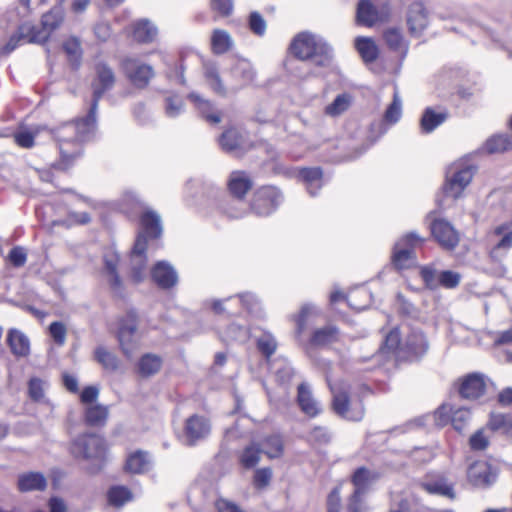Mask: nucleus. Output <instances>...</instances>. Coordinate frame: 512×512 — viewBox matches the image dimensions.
Wrapping results in <instances>:
<instances>
[{"mask_svg":"<svg viewBox=\"0 0 512 512\" xmlns=\"http://www.w3.org/2000/svg\"><path fill=\"white\" fill-rule=\"evenodd\" d=\"M95 123L96 114H92L90 110L86 119L64 123L52 130V134L58 142L63 161H69L80 154L79 143L90 137L94 131Z\"/></svg>","mask_w":512,"mask_h":512,"instance_id":"nucleus-1","label":"nucleus"},{"mask_svg":"<svg viewBox=\"0 0 512 512\" xmlns=\"http://www.w3.org/2000/svg\"><path fill=\"white\" fill-rule=\"evenodd\" d=\"M327 382L333 395V411L351 421H360L365 414V409L361 401L352 403L349 398V385L344 382L331 383L327 377Z\"/></svg>","mask_w":512,"mask_h":512,"instance_id":"nucleus-2","label":"nucleus"},{"mask_svg":"<svg viewBox=\"0 0 512 512\" xmlns=\"http://www.w3.org/2000/svg\"><path fill=\"white\" fill-rule=\"evenodd\" d=\"M475 170L476 168L467 160L453 162L446 171L445 195L453 199L459 198L472 181Z\"/></svg>","mask_w":512,"mask_h":512,"instance_id":"nucleus-3","label":"nucleus"},{"mask_svg":"<svg viewBox=\"0 0 512 512\" xmlns=\"http://www.w3.org/2000/svg\"><path fill=\"white\" fill-rule=\"evenodd\" d=\"M70 452L77 459L100 463L106 453L105 440L97 434L79 435L71 442Z\"/></svg>","mask_w":512,"mask_h":512,"instance_id":"nucleus-4","label":"nucleus"},{"mask_svg":"<svg viewBox=\"0 0 512 512\" xmlns=\"http://www.w3.org/2000/svg\"><path fill=\"white\" fill-rule=\"evenodd\" d=\"M117 338L122 353L127 358H132L140 345L138 320L135 312H128L120 319Z\"/></svg>","mask_w":512,"mask_h":512,"instance_id":"nucleus-5","label":"nucleus"},{"mask_svg":"<svg viewBox=\"0 0 512 512\" xmlns=\"http://www.w3.org/2000/svg\"><path fill=\"white\" fill-rule=\"evenodd\" d=\"M424 241L416 232L403 236L394 246L392 261L397 269H407L416 262L413 248Z\"/></svg>","mask_w":512,"mask_h":512,"instance_id":"nucleus-6","label":"nucleus"},{"mask_svg":"<svg viewBox=\"0 0 512 512\" xmlns=\"http://www.w3.org/2000/svg\"><path fill=\"white\" fill-rule=\"evenodd\" d=\"M379 477V473L365 467L356 469L352 476V483L355 489L348 506L350 512H361L362 497L369 491Z\"/></svg>","mask_w":512,"mask_h":512,"instance_id":"nucleus-7","label":"nucleus"},{"mask_svg":"<svg viewBox=\"0 0 512 512\" xmlns=\"http://www.w3.org/2000/svg\"><path fill=\"white\" fill-rule=\"evenodd\" d=\"M95 78L92 82L93 101L91 105L92 114H96L98 102L105 92L112 89L116 78L113 69L105 62H99L95 66Z\"/></svg>","mask_w":512,"mask_h":512,"instance_id":"nucleus-8","label":"nucleus"},{"mask_svg":"<svg viewBox=\"0 0 512 512\" xmlns=\"http://www.w3.org/2000/svg\"><path fill=\"white\" fill-rule=\"evenodd\" d=\"M282 195L275 187L259 189L253 198L252 209L260 216L271 214L281 203Z\"/></svg>","mask_w":512,"mask_h":512,"instance_id":"nucleus-9","label":"nucleus"},{"mask_svg":"<svg viewBox=\"0 0 512 512\" xmlns=\"http://www.w3.org/2000/svg\"><path fill=\"white\" fill-rule=\"evenodd\" d=\"M122 68L128 79L138 88L146 87L154 77L153 68L135 58L124 59Z\"/></svg>","mask_w":512,"mask_h":512,"instance_id":"nucleus-10","label":"nucleus"},{"mask_svg":"<svg viewBox=\"0 0 512 512\" xmlns=\"http://www.w3.org/2000/svg\"><path fill=\"white\" fill-rule=\"evenodd\" d=\"M430 230L433 238L445 250H453L459 243V233L444 219L433 220Z\"/></svg>","mask_w":512,"mask_h":512,"instance_id":"nucleus-11","label":"nucleus"},{"mask_svg":"<svg viewBox=\"0 0 512 512\" xmlns=\"http://www.w3.org/2000/svg\"><path fill=\"white\" fill-rule=\"evenodd\" d=\"M146 249V236L139 234L130 254L131 277L136 283L143 281L146 276Z\"/></svg>","mask_w":512,"mask_h":512,"instance_id":"nucleus-12","label":"nucleus"},{"mask_svg":"<svg viewBox=\"0 0 512 512\" xmlns=\"http://www.w3.org/2000/svg\"><path fill=\"white\" fill-rule=\"evenodd\" d=\"M420 487L429 494L447 497L451 500L456 498L454 484L441 473L427 474L420 481Z\"/></svg>","mask_w":512,"mask_h":512,"instance_id":"nucleus-13","label":"nucleus"},{"mask_svg":"<svg viewBox=\"0 0 512 512\" xmlns=\"http://www.w3.org/2000/svg\"><path fill=\"white\" fill-rule=\"evenodd\" d=\"M323 41L315 35L302 32L299 33L290 45L291 53L300 60H308L317 50Z\"/></svg>","mask_w":512,"mask_h":512,"instance_id":"nucleus-14","label":"nucleus"},{"mask_svg":"<svg viewBox=\"0 0 512 512\" xmlns=\"http://www.w3.org/2000/svg\"><path fill=\"white\" fill-rule=\"evenodd\" d=\"M62 22L63 14L59 9L49 11L42 16L40 27L33 24L31 40H36L37 43L45 42L50 34L60 27Z\"/></svg>","mask_w":512,"mask_h":512,"instance_id":"nucleus-15","label":"nucleus"},{"mask_svg":"<svg viewBox=\"0 0 512 512\" xmlns=\"http://www.w3.org/2000/svg\"><path fill=\"white\" fill-rule=\"evenodd\" d=\"M210 433V423L200 415H192L186 420L184 428V441L187 445H194L197 441L206 438Z\"/></svg>","mask_w":512,"mask_h":512,"instance_id":"nucleus-16","label":"nucleus"},{"mask_svg":"<svg viewBox=\"0 0 512 512\" xmlns=\"http://www.w3.org/2000/svg\"><path fill=\"white\" fill-rule=\"evenodd\" d=\"M388 14L387 5H383L379 10L370 0H361L357 8V21L362 25L371 27L377 22L385 21Z\"/></svg>","mask_w":512,"mask_h":512,"instance_id":"nucleus-17","label":"nucleus"},{"mask_svg":"<svg viewBox=\"0 0 512 512\" xmlns=\"http://www.w3.org/2000/svg\"><path fill=\"white\" fill-rule=\"evenodd\" d=\"M467 476L469 482L477 487H487L496 480V473L491 465L485 461H476L471 464Z\"/></svg>","mask_w":512,"mask_h":512,"instance_id":"nucleus-18","label":"nucleus"},{"mask_svg":"<svg viewBox=\"0 0 512 512\" xmlns=\"http://www.w3.org/2000/svg\"><path fill=\"white\" fill-rule=\"evenodd\" d=\"M485 391L486 381L483 374L471 373L461 380L459 394L465 399H478L484 395Z\"/></svg>","mask_w":512,"mask_h":512,"instance_id":"nucleus-19","label":"nucleus"},{"mask_svg":"<svg viewBox=\"0 0 512 512\" xmlns=\"http://www.w3.org/2000/svg\"><path fill=\"white\" fill-rule=\"evenodd\" d=\"M221 148L229 153L240 154L250 147L243 132L236 128H229L219 138Z\"/></svg>","mask_w":512,"mask_h":512,"instance_id":"nucleus-20","label":"nucleus"},{"mask_svg":"<svg viewBox=\"0 0 512 512\" xmlns=\"http://www.w3.org/2000/svg\"><path fill=\"white\" fill-rule=\"evenodd\" d=\"M154 282L162 289H169L178 282V274L171 264L166 261L157 262L151 270Z\"/></svg>","mask_w":512,"mask_h":512,"instance_id":"nucleus-21","label":"nucleus"},{"mask_svg":"<svg viewBox=\"0 0 512 512\" xmlns=\"http://www.w3.org/2000/svg\"><path fill=\"white\" fill-rule=\"evenodd\" d=\"M428 349V343L425 336L420 331H412L405 338L403 343V359H412L422 356Z\"/></svg>","mask_w":512,"mask_h":512,"instance_id":"nucleus-22","label":"nucleus"},{"mask_svg":"<svg viewBox=\"0 0 512 512\" xmlns=\"http://www.w3.org/2000/svg\"><path fill=\"white\" fill-rule=\"evenodd\" d=\"M297 390V403L301 411L311 418L318 416L322 412V408L314 398L309 386L306 383H301Z\"/></svg>","mask_w":512,"mask_h":512,"instance_id":"nucleus-23","label":"nucleus"},{"mask_svg":"<svg viewBox=\"0 0 512 512\" xmlns=\"http://www.w3.org/2000/svg\"><path fill=\"white\" fill-rule=\"evenodd\" d=\"M33 36V24L26 22L21 24L17 31L11 35L8 42L1 48V55H8L13 52L19 45L25 43H37L36 40H31Z\"/></svg>","mask_w":512,"mask_h":512,"instance_id":"nucleus-24","label":"nucleus"},{"mask_svg":"<svg viewBox=\"0 0 512 512\" xmlns=\"http://www.w3.org/2000/svg\"><path fill=\"white\" fill-rule=\"evenodd\" d=\"M231 76L234 80L231 89L237 91L253 82L255 72L248 61L238 60L231 69Z\"/></svg>","mask_w":512,"mask_h":512,"instance_id":"nucleus-25","label":"nucleus"},{"mask_svg":"<svg viewBox=\"0 0 512 512\" xmlns=\"http://www.w3.org/2000/svg\"><path fill=\"white\" fill-rule=\"evenodd\" d=\"M407 24L414 35H419L428 25V16L422 3L416 2L410 5Z\"/></svg>","mask_w":512,"mask_h":512,"instance_id":"nucleus-26","label":"nucleus"},{"mask_svg":"<svg viewBox=\"0 0 512 512\" xmlns=\"http://www.w3.org/2000/svg\"><path fill=\"white\" fill-rule=\"evenodd\" d=\"M118 262V254L114 252H108L104 255L105 272L107 274L110 287L116 294H121L123 284L117 272Z\"/></svg>","mask_w":512,"mask_h":512,"instance_id":"nucleus-27","label":"nucleus"},{"mask_svg":"<svg viewBox=\"0 0 512 512\" xmlns=\"http://www.w3.org/2000/svg\"><path fill=\"white\" fill-rule=\"evenodd\" d=\"M7 343L11 352L17 357H25L30 352L28 337L18 329H10L8 331Z\"/></svg>","mask_w":512,"mask_h":512,"instance_id":"nucleus-28","label":"nucleus"},{"mask_svg":"<svg viewBox=\"0 0 512 512\" xmlns=\"http://www.w3.org/2000/svg\"><path fill=\"white\" fill-rule=\"evenodd\" d=\"M188 99L195 104L198 111L207 122L210 124H218L221 122V114L214 111L213 104L209 100L202 98L197 93H190Z\"/></svg>","mask_w":512,"mask_h":512,"instance_id":"nucleus-29","label":"nucleus"},{"mask_svg":"<svg viewBox=\"0 0 512 512\" xmlns=\"http://www.w3.org/2000/svg\"><path fill=\"white\" fill-rule=\"evenodd\" d=\"M339 339V329L335 325H327L313 332L310 343L314 346H326L339 341Z\"/></svg>","mask_w":512,"mask_h":512,"instance_id":"nucleus-30","label":"nucleus"},{"mask_svg":"<svg viewBox=\"0 0 512 512\" xmlns=\"http://www.w3.org/2000/svg\"><path fill=\"white\" fill-rule=\"evenodd\" d=\"M299 177L306 185V188L311 196H315L317 190L323 184V172L319 167L302 168L299 171Z\"/></svg>","mask_w":512,"mask_h":512,"instance_id":"nucleus-31","label":"nucleus"},{"mask_svg":"<svg viewBox=\"0 0 512 512\" xmlns=\"http://www.w3.org/2000/svg\"><path fill=\"white\" fill-rule=\"evenodd\" d=\"M46 485V478L39 472L23 473L18 477V489L21 492L44 490Z\"/></svg>","mask_w":512,"mask_h":512,"instance_id":"nucleus-32","label":"nucleus"},{"mask_svg":"<svg viewBox=\"0 0 512 512\" xmlns=\"http://www.w3.org/2000/svg\"><path fill=\"white\" fill-rule=\"evenodd\" d=\"M162 364L163 360L160 356L153 353H147L140 358L137 370L141 377L148 378L157 374L160 371Z\"/></svg>","mask_w":512,"mask_h":512,"instance_id":"nucleus-33","label":"nucleus"},{"mask_svg":"<svg viewBox=\"0 0 512 512\" xmlns=\"http://www.w3.org/2000/svg\"><path fill=\"white\" fill-rule=\"evenodd\" d=\"M109 414L108 406L94 404L85 407L84 419L89 426L99 427L105 425Z\"/></svg>","mask_w":512,"mask_h":512,"instance_id":"nucleus-34","label":"nucleus"},{"mask_svg":"<svg viewBox=\"0 0 512 512\" xmlns=\"http://www.w3.org/2000/svg\"><path fill=\"white\" fill-rule=\"evenodd\" d=\"M151 467L149 455L143 451L131 453L126 460L125 469L134 474L147 472Z\"/></svg>","mask_w":512,"mask_h":512,"instance_id":"nucleus-35","label":"nucleus"},{"mask_svg":"<svg viewBox=\"0 0 512 512\" xmlns=\"http://www.w3.org/2000/svg\"><path fill=\"white\" fill-rule=\"evenodd\" d=\"M229 190L237 198H243L251 189L252 182L245 172L235 171L229 179Z\"/></svg>","mask_w":512,"mask_h":512,"instance_id":"nucleus-36","label":"nucleus"},{"mask_svg":"<svg viewBox=\"0 0 512 512\" xmlns=\"http://www.w3.org/2000/svg\"><path fill=\"white\" fill-rule=\"evenodd\" d=\"M141 225L144 233L151 238H157L162 233L161 218L155 211L147 210L141 216Z\"/></svg>","mask_w":512,"mask_h":512,"instance_id":"nucleus-37","label":"nucleus"},{"mask_svg":"<svg viewBox=\"0 0 512 512\" xmlns=\"http://www.w3.org/2000/svg\"><path fill=\"white\" fill-rule=\"evenodd\" d=\"M355 48L365 63L374 62L379 54L378 46L369 37H357L355 39Z\"/></svg>","mask_w":512,"mask_h":512,"instance_id":"nucleus-38","label":"nucleus"},{"mask_svg":"<svg viewBox=\"0 0 512 512\" xmlns=\"http://www.w3.org/2000/svg\"><path fill=\"white\" fill-rule=\"evenodd\" d=\"M157 33V28L148 20H139L133 26V38L140 43L152 42Z\"/></svg>","mask_w":512,"mask_h":512,"instance_id":"nucleus-39","label":"nucleus"},{"mask_svg":"<svg viewBox=\"0 0 512 512\" xmlns=\"http://www.w3.org/2000/svg\"><path fill=\"white\" fill-rule=\"evenodd\" d=\"M447 118L446 113H436L432 108H426L421 120L420 126L424 133H430Z\"/></svg>","mask_w":512,"mask_h":512,"instance_id":"nucleus-40","label":"nucleus"},{"mask_svg":"<svg viewBox=\"0 0 512 512\" xmlns=\"http://www.w3.org/2000/svg\"><path fill=\"white\" fill-rule=\"evenodd\" d=\"M204 76L210 88L219 95H226V88L219 75L217 67L212 63L204 65Z\"/></svg>","mask_w":512,"mask_h":512,"instance_id":"nucleus-41","label":"nucleus"},{"mask_svg":"<svg viewBox=\"0 0 512 512\" xmlns=\"http://www.w3.org/2000/svg\"><path fill=\"white\" fill-rule=\"evenodd\" d=\"M96 361L109 371H116L120 366L118 357L104 346H98L94 351Z\"/></svg>","mask_w":512,"mask_h":512,"instance_id":"nucleus-42","label":"nucleus"},{"mask_svg":"<svg viewBox=\"0 0 512 512\" xmlns=\"http://www.w3.org/2000/svg\"><path fill=\"white\" fill-rule=\"evenodd\" d=\"M352 104V97L350 94L343 93L338 95L334 101L325 107V114L330 117H337L349 109Z\"/></svg>","mask_w":512,"mask_h":512,"instance_id":"nucleus-43","label":"nucleus"},{"mask_svg":"<svg viewBox=\"0 0 512 512\" xmlns=\"http://www.w3.org/2000/svg\"><path fill=\"white\" fill-rule=\"evenodd\" d=\"M212 49L216 54H223L231 49L233 41L225 30L216 29L211 38Z\"/></svg>","mask_w":512,"mask_h":512,"instance_id":"nucleus-44","label":"nucleus"},{"mask_svg":"<svg viewBox=\"0 0 512 512\" xmlns=\"http://www.w3.org/2000/svg\"><path fill=\"white\" fill-rule=\"evenodd\" d=\"M512 148V137L508 135H495L485 143V150L492 153L505 152Z\"/></svg>","mask_w":512,"mask_h":512,"instance_id":"nucleus-45","label":"nucleus"},{"mask_svg":"<svg viewBox=\"0 0 512 512\" xmlns=\"http://www.w3.org/2000/svg\"><path fill=\"white\" fill-rule=\"evenodd\" d=\"M489 427L494 431H501L504 434L512 435V415L511 414H491Z\"/></svg>","mask_w":512,"mask_h":512,"instance_id":"nucleus-46","label":"nucleus"},{"mask_svg":"<svg viewBox=\"0 0 512 512\" xmlns=\"http://www.w3.org/2000/svg\"><path fill=\"white\" fill-rule=\"evenodd\" d=\"M263 453L273 459L278 458L283 453V441L279 435H271L263 441Z\"/></svg>","mask_w":512,"mask_h":512,"instance_id":"nucleus-47","label":"nucleus"},{"mask_svg":"<svg viewBox=\"0 0 512 512\" xmlns=\"http://www.w3.org/2000/svg\"><path fill=\"white\" fill-rule=\"evenodd\" d=\"M403 348V343H401L400 333L397 328L391 330L387 336L385 337V341L383 346L381 347V351L383 352H393L396 353L397 357L402 358V353L400 349Z\"/></svg>","mask_w":512,"mask_h":512,"instance_id":"nucleus-48","label":"nucleus"},{"mask_svg":"<svg viewBox=\"0 0 512 512\" xmlns=\"http://www.w3.org/2000/svg\"><path fill=\"white\" fill-rule=\"evenodd\" d=\"M261 453H263V449L261 450L253 443L244 449L240 457V463L245 468H253L259 463Z\"/></svg>","mask_w":512,"mask_h":512,"instance_id":"nucleus-49","label":"nucleus"},{"mask_svg":"<svg viewBox=\"0 0 512 512\" xmlns=\"http://www.w3.org/2000/svg\"><path fill=\"white\" fill-rule=\"evenodd\" d=\"M331 59L332 49L324 41L320 43L315 53L310 58H308V60L312 61L315 65L321 67H326L330 65Z\"/></svg>","mask_w":512,"mask_h":512,"instance_id":"nucleus-50","label":"nucleus"},{"mask_svg":"<svg viewBox=\"0 0 512 512\" xmlns=\"http://www.w3.org/2000/svg\"><path fill=\"white\" fill-rule=\"evenodd\" d=\"M131 499V491L124 486L112 487L108 492V500L114 506H122Z\"/></svg>","mask_w":512,"mask_h":512,"instance_id":"nucleus-51","label":"nucleus"},{"mask_svg":"<svg viewBox=\"0 0 512 512\" xmlns=\"http://www.w3.org/2000/svg\"><path fill=\"white\" fill-rule=\"evenodd\" d=\"M420 276L427 288L434 290L439 287L440 273H438L434 266H422L420 269Z\"/></svg>","mask_w":512,"mask_h":512,"instance_id":"nucleus-52","label":"nucleus"},{"mask_svg":"<svg viewBox=\"0 0 512 512\" xmlns=\"http://www.w3.org/2000/svg\"><path fill=\"white\" fill-rule=\"evenodd\" d=\"M257 347L259 351L266 357L269 358L274 354L277 348V342L274 336L270 333H263L257 339Z\"/></svg>","mask_w":512,"mask_h":512,"instance_id":"nucleus-53","label":"nucleus"},{"mask_svg":"<svg viewBox=\"0 0 512 512\" xmlns=\"http://www.w3.org/2000/svg\"><path fill=\"white\" fill-rule=\"evenodd\" d=\"M471 418L470 411L466 408L452 410L450 421L455 430L462 432Z\"/></svg>","mask_w":512,"mask_h":512,"instance_id":"nucleus-54","label":"nucleus"},{"mask_svg":"<svg viewBox=\"0 0 512 512\" xmlns=\"http://www.w3.org/2000/svg\"><path fill=\"white\" fill-rule=\"evenodd\" d=\"M402 115V101L397 91L394 92L393 101L385 112V120L389 123H396Z\"/></svg>","mask_w":512,"mask_h":512,"instance_id":"nucleus-55","label":"nucleus"},{"mask_svg":"<svg viewBox=\"0 0 512 512\" xmlns=\"http://www.w3.org/2000/svg\"><path fill=\"white\" fill-rule=\"evenodd\" d=\"M319 310L312 304H305L302 306L300 313L295 316V322L297 325V333L301 334L306 327V320L309 315H318Z\"/></svg>","mask_w":512,"mask_h":512,"instance_id":"nucleus-56","label":"nucleus"},{"mask_svg":"<svg viewBox=\"0 0 512 512\" xmlns=\"http://www.w3.org/2000/svg\"><path fill=\"white\" fill-rule=\"evenodd\" d=\"M46 382L39 378H31L28 384V393L32 400L40 402L45 396Z\"/></svg>","mask_w":512,"mask_h":512,"instance_id":"nucleus-57","label":"nucleus"},{"mask_svg":"<svg viewBox=\"0 0 512 512\" xmlns=\"http://www.w3.org/2000/svg\"><path fill=\"white\" fill-rule=\"evenodd\" d=\"M165 103V113L171 118L178 116L184 109L183 100L177 95L167 97Z\"/></svg>","mask_w":512,"mask_h":512,"instance_id":"nucleus-58","label":"nucleus"},{"mask_svg":"<svg viewBox=\"0 0 512 512\" xmlns=\"http://www.w3.org/2000/svg\"><path fill=\"white\" fill-rule=\"evenodd\" d=\"M49 333L57 345L63 346L65 344L67 328L63 322H52L49 326Z\"/></svg>","mask_w":512,"mask_h":512,"instance_id":"nucleus-59","label":"nucleus"},{"mask_svg":"<svg viewBox=\"0 0 512 512\" xmlns=\"http://www.w3.org/2000/svg\"><path fill=\"white\" fill-rule=\"evenodd\" d=\"M249 28L254 34L258 36H263L265 34L267 24L260 13L256 11L250 13Z\"/></svg>","mask_w":512,"mask_h":512,"instance_id":"nucleus-60","label":"nucleus"},{"mask_svg":"<svg viewBox=\"0 0 512 512\" xmlns=\"http://www.w3.org/2000/svg\"><path fill=\"white\" fill-rule=\"evenodd\" d=\"M210 7L213 12L221 17H228L234 9L233 0H211Z\"/></svg>","mask_w":512,"mask_h":512,"instance_id":"nucleus-61","label":"nucleus"},{"mask_svg":"<svg viewBox=\"0 0 512 512\" xmlns=\"http://www.w3.org/2000/svg\"><path fill=\"white\" fill-rule=\"evenodd\" d=\"M461 281V275L457 272L446 270L440 272L439 286L447 289L456 288Z\"/></svg>","mask_w":512,"mask_h":512,"instance_id":"nucleus-62","label":"nucleus"},{"mask_svg":"<svg viewBox=\"0 0 512 512\" xmlns=\"http://www.w3.org/2000/svg\"><path fill=\"white\" fill-rule=\"evenodd\" d=\"M511 247H512V230L503 235V237L499 240V242L496 244V246L492 249L491 256L496 259L500 258Z\"/></svg>","mask_w":512,"mask_h":512,"instance_id":"nucleus-63","label":"nucleus"},{"mask_svg":"<svg viewBox=\"0 0 512 512\" xmlns=\"http://www.w3.org/2000/svg\"><path fill=\"white\" fill-rule=\"evenodd\" d=\"M63 48L71 60L78 61L82 50L80 41L76 37L69 38L63 45Z\"/></svg>","mask_w":512,"mask_h":512,"instance_id":"nucleus-64","label":"nucleus"}]
</instances>
